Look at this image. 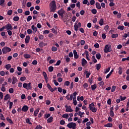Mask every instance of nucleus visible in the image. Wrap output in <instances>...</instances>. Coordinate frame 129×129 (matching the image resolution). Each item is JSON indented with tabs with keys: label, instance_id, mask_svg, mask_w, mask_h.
<instances>
[{
	"label": "nucleus",
	"instance_id": "6ab92c4d",
	"mask_svg": "<svg viewBox=\"0 0 129 129\" xmlns=\"http://www.w3.org/2000/svg\"><path fill=\"white\" fill-rule=\"evenodd\" d=\"M39 111H40V108H37L34 112V115L35 116H37V115H38V113H39Z\"/></svg>",
	"mask_w": 129,
	"mask_h": 129
},
{
	"label": "nucleus",
	"instance_id": "e433bc0d",
	"mask_svg": "<svg viewBox=\"0 0 129 129\" xmlns=\"http://www.w3.org/2000/svg\"><path fill=\"white\" fill-rule=\"evenodd\" d=\"M10 98V94H7L4 97V100L7 101Z\"/></svg>",
	"mask_w": 129,
	"mask_h": 129
},
{
	"label": "nucleus",
	"instance_id": "5fc2aeb1",
	"mask_svg": "<svg viewBox=\"0 0 129 129\" xmlns=\"http://www.w3.org/2000/svg\"><path fill=\"white\" fill-rule=\"evenodd\" d=\"M42 74L44 79L48 78V76H47V73H46L45 72H43Z\"/></svg>",
	"mask_w": 129,
	"mask_h": 129
},
{
	"label": "nucleus",
	"instance_id": "f257e3e1",
	"mask_svg": "<svg viewBox=\"0 0 129 129\" xmlns=\"http://www.w3.org/2000/svg\"><path fill=\"white\" fill-rule=\"evenodd\" d=\"M49 10L50 13H55V11L57 10V6L55 1H52L49 3Z\"/></svg>",
	"mask_w": 129,
	"mask_h": 129
},
{
	"label": "nucleus",
	"instance_id": "69168bd1",
	"mask_svg": "<svg viewBox=\"0 0 129 129\" xmlns=\"http://www.w3.org/2000/svg\"><path fill=\"white\" fill-rule=\"evenodd\" d=\"M60 124H61V125H64V124H65V121H64V120H61L60 121Z\"/></svg>",
	"mask_w": 129,
	"mask_h": 129
},
{
	"label": "nucleus",
	"instance_id": "20e7f679",
	"mask_svg": "<svg viewBox=\"0 0 129 129\" xmlns=\"http://www.w3.org/2000/svg\"><path fill=\"white\" fill-rule=\"evenodd\" d=\"M81 23H78V21H76L75 25L74 26L75 31H76V32H77V31H78V29H79V28H81Z\"/></svg>",
	"mask_w": 129,
	"mask_h": 129
},
{
	"label": "nucleus",
	"instance_id": "4be33fe9",
	"mask_svg": "<svg viewBox=\"0 0 129 129\" xmlns=\"http://www.w3.org/2000/svg\"><path fill=\"white\" fill-rule=\"evenodd\" d=\"M29 41H30V36H27L25 38V42L26 44H28Z\"/></svg>",
	"mask_w": 129,
	"mask_h": 129
},
{
	"label": "nucleus",
	"instance_id": "338daca9",
	"mask_svg": "<svg viewBox=\"0 0 129 129\" xmlns=\"http://www.w3.org/2000/svg\"><path fill=\"white\" fill-rule=\"evenodd\" d=\"M124 25L125 26V27H128L129 28V22H124Z\"/></svg>",
	"mask_w": 129,
	"mask_h": 129
},
{
	"label": "nucleus",
	"instance_id": "ddd939ff",
	"mask_svg": "<svg viewBox=\"0 0 129 129\" xmlns=\"http://www.w3.org/2000/svg\"><path fill=\"white\" fill-rule=\"evenodd\" d=\"M47 87L48 88L49 90L51 91V92H54V89L52 88L49 84H47Z\"/></svg>",
	"mask_w": 129,
	"mask_h": 129
},
{
	"label": "nucleus",
	"instance_id": "a878e982",
	"mask_svg": "<svg viewBox=\"0 0 129 129\" xmlns=\"http://www.w3.org/2000/svg\"><path fill=\"white\" fill-rule=\"evenodd\" d=\"M90 110H91L92 112L95 113L96 112V111H97V108H95V107H93V108H91Z\"/></svg>",
	"mask_w": 129,
	"mask_h": 129
},
{
	"label": "nucleus",
	"instance_id": "e2e57ef3",
	"mask_svg": "<svg viewBox=\"0 0 129 129\" xmlns=\"http://www.w3.org/2000/svg\"><path fill=\"white\" fill-rule=\"evenodd\" d=\"M24 15L25 16H29V15H30V11H25L24 13Z\"/></svg>",
	"mask_w": 129,
	"mask_h": 129
},
{
	"label": "nucleus",
	"instance_id": "13d9d810",
	"mask_svg": "<svg viewBox=\"0 0 129 129\" xmlns=\"http://www.w3.org/2000/svg\"><path fill=\"white\" fill-rule=\"evenodd\" d=\"M110 115L111 117H113V116H114V113L113 112V111H110Z\"/></svg>",
	"mask_w": 129,
	"mask_h": 129
},
{
	"label": "nucleus",
	"instance_id": "c03bdc74",
	"mask_svg": "<svg viewBox=\"0 0 129 129\" xmlns=\"http://www.w3.org/2000/svg\"><path fill=\"white\" fill-rule=\"evenodd\" d=\"M54 70V68L52 66H50L48 68V71L49 72H53V71Z\"/></svg>",
	"mask_w": 129,
	"mask_h": 129
},
{
	"label": "nucleus",
	"instance_id": "2eb2a0df",
	"mask_svg": "<svg viewBox=\"0 0 129 129\" xmlns=\"http://www.w3.org/2000/svg\"><path fill=\"white\" fill-rule=\"evenodd\" d=\"M85 53L87 60H88V61H90V58H89V53H88V51H87V50H86L85 51Z\"/></svg>",
	"mask_w": 129,
	"mask_h": 129
},
{
	"label": "nucleus",
	"instance_id": "a18cd8bd",
	"mask_svg": "<svg viewBox=\"0 0 129 129\" xmlns=\"http://www.w3.org/2000/svg\"><path fill=\"white\" fill-rule=\"evenodd\" d=\"M93 107H94V104L92 103L91 104H89V109H91Z\"/></svg>",
	"mask_w": 129,
	"mask_h": 129
},
{
	"label": "nucleus",
	"instance_id": "c85d7f7f",
	"mask_svg": "<svg viewBox=\"0 0 129 129\" xmlns=\"http://www.w3.org/2000/svg\"><path fill=\"white\" fill-rule=\"evenodd\" d=\"M118 30H120V31H123L124 30V26H118L117 27Z\"/></svg>",
	"mask_w": 129,
	"mask_h": 129
},
{
	"label": "nucleus",
	"instance_id": "4468645a",
	"mask_svg": "<svg viewBox=\"0 0 129 129\" xmlns=\"http://www.w3.org/2000/svg\"><path fill=\"white\" fill-rule=\"evenodd\" d=\"M73 53H74V58L75 59H78L79 55H78L77 54V51H76V50H74L73 51Z\"/></svg>",
	"mask_w": 129,
	"mask_h": 129
},
{
	"label": "nucleus",
	"instance_id": "c9c22d12",
	"mask_svg": "<svg viewBox=\"0 0 129 129\" xmlns=\"http://www.w3.org/2000/svg\"><path fill=\"white\" fill-rule=\"evenodd\" d=\"M19 20H20V18L19 17V16H15L13 18V21H14L15 22H18Z\"/></svg>",
	"mask_w": 129,
	"mask_h": 129
},
{
	"label": "nucleus",
	"instance_id": "58836bf2",
	"mask_svg": "<svg viewBox=\"0 0 129 129\" xmlns=\"http://www.w3.org/2000/svg\"><path fill=\"white\" fill-rule=\"evenodd\" d=\"M96 57L97 58V59H98V60H99V59L101 58V55L100 54V53H97L96 54Z\"/></svg>",
	"mask_w": 129,
	"mask_h": 129
},
{
	"label": "nucleus",
	"instance_id": "de8ad7c7",
	"mask_svg": "<svg viewBox=\"0 0 129 129\" xmlns=\"http://www.w3.org/2000/svg\"><path fill=\"white\" fill-rule=\"evenodd\" d=\"M83 114H84V112H82L80 111L78 112V115H79L80 117H82Z\"/></svg>",
	"mask_w": 129,
	"mask_h": 129
},
{
	"label": "nucleus",
	"instance_id": "bb28decb",
	"mask_svg": "<svg viewBox=\"0 0 129 129\" xmlns=\"http://www.w3.org/2000/svg\"><path fill=\"white\" fill-rule=\"evenodd\" d=\"M110 70V68H108L107 69H105L103 72L104 74H106L108 73Z\"/></svg>",
	"mask_w": 129,
	"mask_h": 129
},
{
	"label": "nucleus",
	"instance_id": "052dcab7",
	"mask_svg": "<svg viewBox=\"0 0 129 129\" xmlns=\"http://www.w3.org/2000/svg\"><path fill=\"white\" fill-rule=\"evenodd\" d=\"M90 4L91 6H93L95 4V1L94 0H91L90 1Z\"/></svg>",
	"mask_w": 129,
	"mask_h": 129
},
{
	"label": "nucleus",
	"instance_id": "774afa93",
	"mask_svg": "<svg viewBox=\"0 0 129 129\" xmlns=\"http://www.w3.org/2000/svg\"><path fill=\"white\" fill-rule=\"evenodd\" d=\"M10 93H14V89L13 88H10L9 90Z\"/></svg>",
	"mask_w": 129,
	"mask_h": 129
},
{
	"label": "nucleus",
	"instance_id": "dca6fc26",
	"mask_svg": "<svg viewBox=\"0 0 129 129\" xmlns=\"http://www.w3.org/2000/svg\"><path fill=\"white\" fill-rule=\"evenodd\" d=\"M87 64V61L85 58H83L82 60V66H85Z\"/></svg>",
	"mask_w": 129,
	"mask_h": 129
},
{
	"label": "nucleus",
	"instance_id": "b1692460",
	"mask_svg": "<svg viewBox=\"0 0 129 129\" xmlns=\"http://www.w3.org/2000/svg\"><path fill=\"white\" fill-rule=\"evenodd\" d=\"M24 57L25 59H30V58H31V55L29 54H24Z\"/></svg>",
	"mask_w": 129,
	"mask_h": 129
},
{
	"label": "nucleus",
	"instance_id": "393cba45",
	"mask_svg": "<svg viewBox=\"0 0 129 129\" xmlns=\"http://www.w3.org/2000/svg\"><path fill=\"white\" fill-rule=\"evenodd\" d=\"M12 67V66L11 65V64H6L5 66V68H6L7 69V70H9V69L10 68H11Z\"/></svg>",
	"mask_w": 129,
	"mask_h": 129
},
{
	"label": "nucleus",
	"instance_id": "9b49d317",
	"mask_svg": "<svg viewBox=\"0 0 129 129\" xmlns=\"http://www.w3.org/2000/svg\"><path fill=\"white\" fill-rule=\"evenodd\" d=\"M29 110V107L27 105H24L22 108V111L24 112H27Z\"/></svg>",
	"mask_w": 129,
	"mask_h": 129
},
{
	"label": "nucleus",
	"instance_id": "7c9ffc66",
	"mask_svg": "<svg viewBox=\"0 0 129 129\" xmlns=\"http://www.w3.org/2000/svg\"><path fill=\"white\" fill-rule=\"evenodd\" d=\"M6 119H7V121H8V122H9V123H11V124L14 123V122H13V120H12L10 118V117H7L6 118Z\"/></svg>",
	"mask_w": 129,
	"mask_h": 129
},
{
	"label": "nucleus",
	"instance_id": "79ce46f5",
	"mask_svg": "<svg viewBox=\"0 0 129 129\" xmlns=\"http://www.w3.org/2000/svg\"><path fill=\"white\" fill-rule=\"evenodd\" d=\"M104 30L106 32H108L109 31V26L108 25H106L104 27Z\"/></svg>",
	"mask_w": 129,
	"mask_h": 129
},
{
	"label": "nucleus",
	"instance_id": "ea45409f",
	"mask_svg": "<svg viewBox=\"0 0 129 129\" xmlns=\"http://www.w3.org/2000/svg\"><path fill=\"white\" fill-rule=\"evenodd\" d=\"M91 13L93 14V15H96L97 13V11L95 9H93L91 10Z\"/></svg>",
	"mask_w": 129,
	"mask_h": 129
},
{
	"label": "nucleus",
	"instance_id": "8fccbe9b",
	"mask_svg": "<svg viewBox=\"0 0 129 129\" xmlns=\"http://www.w3.org/2000/svg\"><path fill=\"white\" fill-rule=\"evenodd\" d=\"M26 123H28L29 124H32V122L30 121V119H29V118H26Z\"/></svg>",
	"mask_w": 129,
	"mask_h": 129
},
{
	"label": "nucleus",
	"instance_id": "bf43d9fd",
	"mask_svg": "<svg viewBox=\"0 0 129 129\" xmlns=\"http://www.w3.org/2000/svg\"><path fill=\"white\" fill-rule=\"evenodd\" d=\"M32 19V17L31 16H29L28 17H27V22H30V21H31Z\"/></svg>",
	"mask_w": 129,
	"mask_h": 129
},
{
	"label": "nucleus",
	"instance_id": "5701e85b",
	"mask_svg": "<svg viewBox=\"0 0 129 129\" xmlns=\"http://www.w3.org/2000/svg\"><path fill=\"white\" fill-rule=\"evenodd\" d=\"M96 70L98 71L101 68V64L100 63L97 64L96 65Z\"/></svg>",
	"mask_w": 129,
	"mask_h": 129
},
{
	"label": "nucleus",
	"instance_id": "f8f14e48",
	"mask_svg": "<svg viewBox=\"0 0 129 129\" xmlns=\"http://www.w3.org/2000/svg\"><path fill=\"white\" fill-rule=\"evenodd\" d=\"M73 94H71L70 95V97H69V95H68L66 96V98H67V99L68 100H72V99H73Z\"/></svg>",
	"mask_w": 129,
	"mask_h": 129
},
{
	"label": "nucleus",
	"instance_id": "6e6552de",
	"mask_svg": "<svg viewBox=\"0 0 129 129\" xmlns=\"http://www.w3.org/2000/svg\"><path fill=\"white\" fill-rule=\"evenodd\" d=\"M76 95H77V92H75L74 93H73V104L74 105H77V101L76 100Z\"/></svg>",
	"mask_w": 129,
	"mask_h": 129
},
{
	"label": "nucleus",
	"instance_id": "2f4dec72",
	"mask_svg": "<svg viewBox=\"0 0 129 129\" xmlns=\"http://www.w3.org/2000/svg\"><path fill=\"white\" fill-rule=\"evenodd\" d=\"M105 127H111L112 126V124L110 123H108L104 125Z\"/></svg>",
	"mask_w": 129,
	"mask_h": 129
},
{
	"label": "nucleus",
	"instance_id": "4c0bfd02",
	"mask_svg": "<svg viewBox=\"0 0 129 129\" xmlns=\"http://www.w3.org/2000/svg\"><path fill=\"white\" fill-rule=\"evenodd\" d=\"M118 74H119V75H121L122 74V68L120 67L118 68Z\"/></svg>",
	"mask_w": 129,
	"mask_h": 129
},
{
	"label": "nucleus",
	"instance_id": "37998d69",
	"mask_svg": "<svg viewBox=\"0 0 129 129\" xmlns=\"http://www.w3.org/2000/svg\"><path fill=\"white\" fill-rule=\"evenodd\" d=\"M64 85L65 86H69V85H70V82L68 81H66L64 83Z\"/></svg>",
	"mask_w": 129,
	"mask_h": 129
},
{
	"label": "nucleus",
	"instance_id": "680f3d73",
	"mask_svg": "<svg viewBox=\"0 0 129 129\" xmlns=\"http://www.w3.org/2000/svg\"><path fill=\"white\" fill-rule=\"evenodd\" d=\"M39 40H43L44 39V35H39L38 36Z\"/></svg>",
	"mask_w": 129,
	"mask_h": 129
},
{
	"label": "nucleus",
	"instance_id": "72a5a7b5",
	"mask_svg": "<svg viewBox=\"0 0 129 129\" xmlns=\"http://www.w3.org/2000/svg\"><path fill=\"white\" fill-rule=\"evenodd\" d=\"M0 6L1 7H5V0H0Z\"/></svg>",
	"mask_w": 129,
	"mask_h": 129
},
{
	"label": "nucleus",
	"instance_id": "864d4df0",
	"mask_svg": "<svg viewBox=\"0 0 129 129\" xmlns=\"http://www.w3.org/2000/svg\"><path fill=\"white\" fill-rule=\"evenodd\" d=\"M0 119H1V120H5V118L4 115L3 114H0Z\"/></svg>",
	"mask_w": 129,
	"mask_h": 129
},
{
	"label": "nucleus",
	"instance_id": "0e129e2a",
	"mask_svg": "<svg viewBox=\"0 0 129 129\" xmlns=\"http://www.w3.org/2000/svg\"><path fill=\"white\" fill-rule=\"evenodd\" d=\"M43 128V127L40 125H38L36 126V127H35V129H42Z\"/></svg>",
	"mask_w": 129,
	"mask_h": 129
},
{
	"label": "nucleus",
	"instance_id": "a211bd4d",
	"mask_svg": "<svg viewBox=\"0 0 129 129\" xmlns=\"http://www.w3.org/2000/svg\"><path fill=\"white\" fill-rule=\"evenodd\" d=\"M99 25H100V26H103V25H104V20H103V19L101 18L100 19L99 21Z\"/></svg>",
	"mask_w": 129,
	"mask_h": 129
},
{
	"label": "nucleus",
	"instance_id": "cd10ccee",
	"mask_svg": "<svg viewBox=\"0 0 129 129\" xmlns=\"http://www.w3.org/2000/svg\"><path fill=\"white\" fill-rule=\"evenodd\" d=\"M62 117L67 119L68 117H69V114H68V113L63 114L62 116Z\"/></svg>",
	"mask_w": 129,
	"mask_h": 129
},
{
	"label": "nucleus",
	"instance_id": "3c124183",
	"mask_svg": "<svg viewBox=\"0 0 129 129\" xmlns=\"http://www.w3.org/2000/svg\"><path fill=\"white\" fill-rule=\"evenodd\" d=\"M116 87L115 86H112L111 88V92H114L115 91V89Z\"/></svg>",
	"mask_w": 129,
	"mask_h": 129
},
{
	"label": "nucleus",
	"instance_id": "9d476101",
	"mask_svg": "<svg viewBox=\"0 0 129 129\" xmlns=\"http://www.w3.org/2000/svg\"><path fill=\"white\" fill-rule=\"evenodd\" d=\"M5 29H6V30H7L8 31L9 30H13V26H12V24H8L7 25H6L5 26Z\"/></svg>",
	"mask_w": 129,
	"mask_h": 129
},
{
	"label": "nucleus",
	"instance_id": "423d86ee",
	"mask_svg": "<svg viewBox=\"0 0 129 129\" xmlns=\"http://www.w3.org/2000/svg\"><path fill=\"white\" fill-rule=\"evenodd\" d=\"M104 53H108V52H111V45H106L104 49Z\"/></svg>",
	"mask_w": 129,
	"mask_h": 129
},
{
	"label": "nucleus",
	"instance_id": "0eeeda50",
	"mask_svg": "<svg viewBox=\"0 0 129 129\" xmlns=\"http://www.w3.org/2000/svg\"><path fill=\"white\" fill-rule=\"evenodd\" d=\"M57 14L59 16H60L61 18L64 17V14H65V10L63 9H61L57 11Z\"/></svg>",
	"mask_w": 129,
	"mask_h": 129
},
{
	"label": "nucleus",
	"instance_id": "6e6d98bb",
	"mask_svg": "<svg viewBox=\"0 0 129 129\" xmlns=\"http://www.w3.org/2000/svg\"><path fill=\"white\" fill-rule=\"evenodd\" d=\"M119 99H120V100L121 101H123V100H125V99H126V97H122V96H120L119 97Z\"/></svg>",
	"mask_w": 129,
	"mask_h": 129
},
{
	"label": "nucleus",
	"instance_id": "f03ea898",
	"mask_svg": "<svg viewBox=\"0 0 129 129\" xmlns=\"http://www.w3.org/2000/svg\"><path fill=\"white\" fill-rule=\"evenodd\" d=\"M11 51L12 49L8 46H5L2 49V52L3 54H7Z\"/></svg>",
	"mask_w": 129,
	"mask_h": 129
},
{
	"label": "nucleus",
	"instance_id": "c756f323",
	"mask_svg": "<svg viewBox=\"0 0 129 129\" xmlns=\"http://www.w3.org/2000/svg\"><path fill=\"white\" fill-rule=\"evenodd\" d=\"M47 121L48 123L52 122V121H53V117L51 116L49 118H48L47 120Z\"/></svg>",
	"mask_w": 129,
	"mask_h": 129
},
{
	"label": "nucleus",
	"instance_id": "1a4fd4ad",
	"mask_svg": "<svg viewBox=\"0 0 129 129\" xmlns=\"http://www.w3.org/2000/svg\"><path fill=\"white\" fill-rule=\"evenodd\" d=\"M64 107L66 108V112H72L73 111V109H72L71 106L66 105Z\"/></svg>",
	"mask_w": 129,
	"mask_h": 129
},
{
	"label": "nucleus",
	"instance_id": "f704fd0d",
	"mask_svg": "<svg viewBox=\"0 0 129 129\" xmlns=\"http://www.w3.org/2000/svg\"><path fill=\"white\" fill-rule=\"evenodd\" d=\"M92 61H93V62H94V63L97 62V59L95 58V56L94 55H93L92 56Z\"/></svg>",
	"mask_w": 129,
	"mask_h": 129
},
{
	"label": "nucleus",
	"instance_id": "a19ab883",
	"mask_svg": "<svg viewBox=\"0 0 129 129\" xmlns=\"http://www.w3.org/2000/svg\"><path fill=\"white\" fill-rule=\"evenodd\" d=\"M57 50H58V48H57V47L55 46H52L51 48V50L52 51V52H56Z\"/></svg>",
	"mask_w": 129,
	"mask_h": 129
},
{
	"label": "nucleus",
	"instance_id": "aec40b11",
	"mask_svg": "<svg viewBox=\"0 0 129 129\" xmlns=\"http://www.w3.org/2000/svg\"><path fill=\"white\" fill-rule=\"evenodd\" d=\"M96 8L98 9V10H100V9H101V6L99 3H96Z\"/></svg>",
	"mask_w": 129,
	"mask_h": 129
},
{
	"label": "nucleus",
	"instance_id": "7ed1b4c3",
	"mask_svg": "<svg viewBox=\"0 0 129 129\" xmlns=\"http://www.w3.org/2000/svg\"><path fill=\"white\" fill-rule=\"evenodd\" d=\"M31 84L32 83H29L28 84L24 83L23 84V88H25L26 89H27V90H30L32 88V86H31Z\"/></svg>",
	"mask_w": 129,
	"mask_h": 129
},
{
	"label": "nucleus",
	"instance_id": "473e14b6",
	"mask_svg": "<svg viewBox=\"0 0 129 129\" xmlns=\"http://www.w3.org/2000/svg\"><path fill=\"white\" fill-rule=\"evenodd\" d=\"M39 46L40 48H43V47H44V46H45V44L43 42H40L39 43Z\"/></svg>",
	"mask_w": 129,
	"mask_h": 129
},
{
	"label": "nucleus",
	"instance_id": "f3484780",
	"mask_svg": "<svg viewBox=\"0 0 129 129\" xmlns=\"http://www.w3.org/2000/svg\"><path fill=\"white\" fill-rule=\"evenodd\" d=\"M12 84H16L18 82V79L15 77H13L12 78Z\"/></svg>",
	"mask_w": 129,
	"mask_h": 129
},
{
	"label": "nucleus",
	"instance_id": "09e8293b",
	"mask_svg": "<svg viewBox=\"0 0 129 129\" xmlns=\"http://www.w3.org/2000/svg\"><path fill=\"white\" fill-rule=\"evenodd\" d=\"M26 80H27V78H26V77H21L20 78L21 81L24 82Z\"/></svg>",
	"mask_w": 129,
	"mask_h": 129
},
{
	"label": "nucleus",
	"instance_id": "4d7b16f0",
	"mask_svg": "<svg viewBox=\"0 0 129 129\" xmlns=\"http://www.w3.org/2000/svg\"><path fill=\"white\" fill-rule=\"evenodd\" d=\"M6 125V123H5L4 122H2L0 123V127H5V126Z\"/></svg>",
	"mask_w": 129,
	"mask_h": 129
},
{
	"label": "nucleus",
	"instance_id": "412c9836",
	"mask_svg": "<svg viewBox=\"0 0 129 129\" xmlns=\"http://www.w3.org/2000/svg\"><path fill=\"white\" fill-rule=\"evenodd\" d=\"M31 29L36 33L38 31V28H37V27L35 26L34 25H32L31 26Z\"/></svg>",
	"mask_w": 129,
	"mask_h": 129
},
{
	"label": "nucleus",
	"instance_id": "39448f33",
	"mask_svg": "<svg viewBox=\"0 0 129 129\" xmlns=\"http://www.w3.org/2000/svg\"><path fill=\"white\" fill-rule=\"evenodd\" d=\"M69 128L76 129V123L74 122H70L67 125Z\"/></svg>",
	"mask_w": 129,
	"mask_h": 129
},
{
	"label": "nucleus",
	"instance_id": "603ef678",
	"mask_svg": "<svg viewBox=\"0 0 129 129\" xmlns=\"http://www.w3.org/2000/svg\"><path fill=\"white\" fill-rule=\"evenodd\" d=\"M112 38L114 39V38H117L118 37V34H113L111 36Z\"/></svg>",
	"mask_w": 129,
	"mask_h": 129
},
{
	"label": "nucleus",
	"instance_id": "49530a36",
	"mask_svg": "<svg viewBox=\"0 0 129 129\" xmlns=\"http://www.w3.org/2000/svg\"><path fill=\"white\" fill-rule=\"evenodd\" d=\"M96 85L95 84L92 85L91 86L92 90H95L96 89Z\"/></svg>",
	"mask_w": 129,
	"mask_h": 129
}]
</instances>
